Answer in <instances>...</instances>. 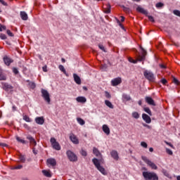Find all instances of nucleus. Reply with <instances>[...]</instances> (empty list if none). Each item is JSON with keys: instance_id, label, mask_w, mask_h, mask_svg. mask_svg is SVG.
Segmentation results:
<instances>
[{"instance_id": "1", "label": "nucleus", "mask_w": 180, "mask_h": 180, "mask_svg": "<svg viewBox=\"0 0 180 180\" xmlns=\"http://www.w3.org/2000/svg\"><path fill=\"white\" fill-rule=\"evenodd\" d=\"M93 154H94V155H96V157L98 158V159L94 158L92 160V162L95 165L96 168H97V169L100 172H101L103 175H108V172H106L105 168L101 166V164H103V158H102V153H101V152L99 151V150H98V148L94 147L93 148Z\"/></svg>"}, {"instance_id": "2", "label": "nucleus", "mask_w": 180, "mask_h": 180, "mask_svg": "<svg viewBox=\"0 0 180 180\" xmlns=\"http://www.w3.org/2000/svg\"><path fill=\"white\" fill-rule=\"evenodd\" d=\"M142 175L145 180H158V175L154 172H143Z\"/></svg>"}, {"instance_id": "3", "label": "nucleus", "mask_w": 180, "mask_h": 180, "mask_svg": "<svg viewBox=\"0 0 180 180\" xmlns=\"http://www.w3.org/2000/svg\"><path fill=\"white\" fill-rule=\"evenodd\" d=\"M41 96L44 98V101L48 103V105H50L51 102V99L50 98V94L49 91L46 89H41Z\"/></svg>"}, {"instance_id": "4", "label": "nucleus", "mask_w": 180, "mask_h": 180, "mask_svg": "<svg viewBox=\"0 0 180 180\" xmlns=\"http://www.w3.org/2000/svg\"><path fill=\"white\" fill-rule=\"evenodd\" d=\"M140 49L141 52V54L139 53L137 55V61H144V60H146V56H147V51H146L141 46H140Z\"/></svg>"}, {"instance_id": "5", "label": "nucleus", "mask_w": 180, "mask_h": 180, "mask_svg": "<svg viewBox=\"0 0 180 180\" xmlns=\"http://www.w3.org/2000/svg\"><path fill=\"white\" fill-rule=\"evenodd\" d=\"M66 155H67L68 160L70 161H71L72 162H75L78 161V157H77V155H75V153H74L71 150H68L66 152Z\"/></svg>"}, {"instance_id": "6", "label": "nucleus", "mask_w": 180, "mask_h": 180, "mask_svg": "<svg viewBox=\"0 0 180 180\" xmlns=\"http://www.w3.org/2000/svg\"><path fill=\"white\" fill-rule=\"evenodd\" d=\"M142 160L143 161H144V162H146V164H147L149 167H150V168H152V169H158V167L155 164H154V162H151L150 160H148V158H147V157L146 156H142Z\"/></svg>"}, {"instance_id": "7", "label": "nucleus", "mask_w": 180, "mask_h": 180, "mask_svg": "<svg viewBox=\"0 0 180 180\" xmlns=\"http://www.w3.org/2000/svg\"><path fill=\"white\" fill-rule=\"evenodd\" d=\"M50 141L54 150H56L57 151H60V150H61V146H60V143L57 142V140H56L55 138H51Z\"/></svg>"}, {"instance_id": "8", "label": "nucleus", "mask_w": 180, "mask_h": 180, "mask_svg": "<svg viewBox=\"0 0 180 180\" xmlns=\"http://www.w3.org/2000/svg\"><path fill=\"white\" fill-rule=\"evenodd\" d=\"M143 75L145 77V78H146V79H148V81H154V74H153V72L146 70L143 72Z\"/></svg>"}, {"instance_id": "9", "label": "nucleus", "mask_w": 180, "mask_h": 180, "mask_svg": "<svg viewBox=\"0 0 180 180\" xmlns=\"http://www.w3.org/2000/svg\"><path fill=\"white\" fill-rule=\"evenodd\" d=\"M48 167H56L57 165V160L54 158H49L46 160Z\"/></svg>"}, {"instance_id": "10", "label": "nucleus", "mask_w": 180, "mask_h": 180, "mask_svg": "<svg viewBox=\"0 0 180 180\" xmlns=\"http://www.w3.org/2000/svg\"><path fill=\"white\" fill-rule=\"evenodd\" d=\"M2 89H4V91H6V92H8V91H11V89H13V86H12V85L6 83V82H2Z\"/></svg>"}, {"instance_id": "11", "label": "nucleus", "mask_w": 180, "mask_h": 180, "mask_svg": "<svg viewBox=\"0 0 180 180\" xmlns=\"http://www.w3.org/2000/svg\"><path fill=\"white\" fill-rule=\"evenodd\" d=\"M70 141L73 143V144H79V141L75 134H71L70 135Z\"/></svg>"}, {"instance_id": "12", "label": "nucleus", "mask_w": 180, "mask_h": 180, "mask_svg": "<svg viewBox=\"0 0 180 180\" xmlns=\"http://www.w3.org/2000/svg\"><path fill=\"white\" fill-rule=\"evenodd\" d=\"M112 86H117L119 84H122V78L117 77L111 81Z\"/></svg>"}, {"instance_id": "13", "label": "nucleus", "mask_w": 180, "mask_h": 180, "mask_svg": "<svg viewBox=\"0 0 180 180\" xmlns=\"http://www.w3.org/2000/svg\"><path fill=\"white\" fill-rule=\"evenodd\" d=\"M145 101L146 103L148 105H151L152 106H155V102H154V100L151 97L146 96L145 98Z\"/></svg>"}, {"instance_id": "14", "label": "nucleus", "mask_w": 180, "mask_h": 180, "mask_svg": "<svg viewBox=\"0 0 180 180\" xmlns=\"http://www.w3.org/2000/svg\"><path fill=\"white\" fill-rule=\"evenodd\" d=\"M142 119L146 122V123H151V117L146 113L142 114Z\"/></svg>"}, {"instance_id": "15", "label": "nucleus", "mask_w": 180, "mask_h": 180, "mask_svg": "<svg viewBox=\"0 0 180 180\" xmlns=\"http://www.w3.org/2000/svg\"><path fill=\"white\" fill-rule=\"evenodd\" d=\"M110 155L114 160H115V161L119 160V153H117V151L112 150L110 152Z\"/></svg>"}, {"instance_id": "16", "label": "nucleus", "mask_w": 180, "mask_h": 180, "mask_svg": "<svg viewBox=\"0 0 180 180\" xmlns=\"http://www.w3.org/2000/svg\"><path fill=\"white\" fill-rule=\"evenodd\" d=\"M4 62L6 65H11V63H13V60L6 56L4 57Z\"/></svg>"}, {"instance_id": "17", "label": "nucleus", "mask_w": 180, "mask_h": 180, "mask_svg": "<svg viewBox=\"0 0 180 180\" xmlns=\"http://www.w3.org/2000/svg\"><path fill=\"white\" fill-rule=\"evenodd\" d=\"M73 78H74L75 82H76V84H77V85H81V77H79V76H78V75L74 73Z\"/></svg>"}, {"instance_id": "18", "label": "nucleus", "mask_w": 180, "mask_h": 180, "mask_svg": "<svg viewBox=\"0 0 180 180\" xmlns=\"http://www.w3.org/2000/svg\"><path fill=\"white\" fill-rule=\"evenodd\" d=\"M35 122L37 124H44V117H37L35 118Z\"/></svg>"}, {"instance_id": "19", "label": "nucleus", "mask_w": 180, "mask_h": 180, "mask_svg": "<svg viewBox=\"0 0 180 180\" xmlns=\"http://www.w3.org/2000/svg\"><path fill=\"white\" fill-rule=\"evenodd\" d=\"M103 131H104V133L107 134V136H109V134H110V129H109V127H108L107 124L103 125Z\"/></svg>"}, {"instance_id": "20", "label": "nucleus", "mask_w": 180, "mask_h": 180, "mask_svg": "<svg viewBox=\"0 0 180 180\" xmlns=\"http://www.w3.org/2000/svg\"><path fill=\"white\" fill-rule=\"evenodd\" d=\"M27 140H30V144H32V146H36L37 145L36 140H34L32 136L29 135L28 136H27Z\"/></svg>"}, {"instance_id": "21", "label": "nucleus", "mask_w": 180, "mask_h": 180, "mask_svg": "<svg viewBox=\"0 0 180 180\" xmlns=\"http://www.w3.org/2000/svg\"><path fill=\"white\" fill-rule=\"evenodd\" d=\"M20 15L22 20H27V19H29V17L27 16V13H26V12L25 11H20Z\"/></svg>"}, {"instance_id": "22", "label": "nucleus", "mask_w": 180, "mask_h": 180, "mask_svg": "<svg viewBox=\"0 0 180 180\" xmlns=\"http://www.w3.org/2000/svg\"><path fill=\"white\" fill-rule=\"evenodd\" d=\"M110 4H108L103 6L104 13H110Z\"/></svg>"}, {"instance_id": "23", "label": "nucleus", "mask_w": 180, "mask_h": 180, "mask_svg": "<svg viewBox=\"0 0 180 180\" xmlns=\"http://www.w3.org/2000/svg\"><path fill=\"white\" fill-rule=\"evenodd\" d=\"M77 102H78L79 103H85V102H86V98L84 97V96H78L76 98Z\"/></svg>"}, {"instance_id": "24", "label": "nucleus", "mask_w": 180, "mask_h": 180, "mask_svg": "<svg viewBox=\"0 0 180 180\" xmlns=\"http://www.w3.org/2000/svg\"><path fill=\"white\" fill-rule=\"evenodd\" d=\"M0 81H6V75L4 74V70L0 68Z\"/></svg>"}, {"instance_id": "25", "label": "nucleus", "mask_w": 180, "mask_h": 180, "mask_svg": "<svg viewBox=\"0 0 180 180\" xmlns=\"http://www.w3.org/2000/svg\"><path fill=\"white\" fill-rule=\"evenodd\" d=\"M42 174L47 178H51V172L50 170H42Z\"/></svg>"}, {"instance_id": "26", "label": "nucleus", "mask_w": 180, "mask_h": 180, "mask_svg": "<svg viewBox=\"0 0 180 180\" xmlns=\"http://www.w3.org/2000/svg\"><path fill=\"white\" fill-rule=\"evenodd\" d=\"M136 11L138 12H140V13H143V15H147V13H148L147 11H146L144 8H143L140 6L137 7Z\"/></svg>"}, {"instance_id": "27", "label": "nucleus", "mask_w": 180, "mask_h": 180, "mask_svg": "<svg viewBox=\"0 0 180 180\" xmlns=\"http://www.w3.org/2000/svg\"><path fill=\"white\" fill-rule=\"evenodd\" d=\"M122 101L127 102L129 101H131V97H130L129 95L127 94H123L122 95Z\"/></svg>"}, {"instance_id": "28", "label": "nucleus", "mask_w": 180, "mask_h": 180, "mask_svg": "<svg viewBox=\"0 0 180 180\" xmlns=\"http://www.w3.org/2000/svg\"><path fill=\"white\" fill-rule=\"evenodd\" d=\"M58 68L62 71V72H63V74H65V75H66V77H68V74L67 73V71H65V68L63 65H60Z\"/></svg>"}, {"instance_id": "29", "label": "nucleus", "mask_w": 180, "mask_h": 180, "mask_svg": "<svg viewBox=\"0 0 180 180\" xmlns=\"http://www.w3.org/2000/svg\"><path fill=\"white\" fill-rule=\"evenodd\" d=\"M105 104L106 105V106L110 108V109H113L114 108L113 104H112V103L108 100L105 101Z\"/></svg>"}, {"instance_id": "30", "label": "nucleus", "mask_w": 180, "mask_h": 180, "mask_svg": "<svg viewBox=\"0 0 180 180\" xmlns=\"http://www.w3.org/2000/svg\"><path fill=\"white\" fill-rule=\"evenodd\" d=\"M143 110H144V112L148 113V115H149V116H153V112H151V110H150V108L148 107L143 108Z\"/></svg>"}, {"instance_id": "31", "label": "nucleus", "mask_w": 180, "mask_h": 180, "mask_svg": "<svg viewBox=\"0 0 180 180\" xmlns=\"http://www.w3.org/2000/svg\"><path fill=\"white\" fill-rule=\"evenodd\" d=\"M18 158L20 162H26V158L25 157V155L20 154L18 155Z\"/></svg>"}, {"instance_id": "32", "label": "nucleus", "mask_w": 180, "mask_h": 180, "mask_svg": "<svg viewBox=\"0 0 180 180\" xmlns=\"http://www.w3.org/2000/svg\"><path fill=\"white\" fill-rule=\"evenodd\" d=\"M162 172L165 175V176H167V178H169L170 175H169V172H168V171L165 170V169H162Z\"/></svg>"}, {"instance_id": "33", "label": "nucleus", "mask_w": 180, "mask_h": 180, "mask_svg": "<svg viewBox=\"0 0 180 180\" xmlns=\"http://www.w3.org/2000/svg\"><path fill=\"white\" fill-rule=\"evenodd\" d=\"M77 120L79 124H81V126H84V124H85V121L84 120H82V118H77Z\"/></svg>"}, {"instance_id": "34", "label": "nucleus", "mask_w": 180, "mask_h": 180, "mask_svg": "<svg viewBox=\"0 0 180 180\" xmlns=\"http://www.w3.org/2000/svg\"><path fill=\"white\" fill-rule=\"evenodd\" d=\"M22 119L23 120H25V122H27L28 123H30V122H32V120L27 115H23Z\"/></svg>"}, {"instance_id": "35", "label": "nucleus", "mask_w": 180, "mask_h": 180, "mask_svg": "<svg viewBox=\"0 0 180 180\" xmlns=\"http://www.w3.org/2000/svg\"><path fill=\"white\" fill-rule=\"evenodd\" d=\"M132 117H134V119H139V117H140V115L137 112H132Z\"/></svg>"}, {"instance_id": "36", "label": "nucleus", "mask_w": 180, "mask_h": 180, "mask_svg": "<svg viewBox=\"0 0 180 180\" xmlns=\"http://www.w3.org/2000/svg\"><path fill=\"white\" fill-rule=\"evenodd\" d=\"M29 86L31 89H34V88H36V84L33 82H29Z\"/></svg>"}, {"instance_id": "37", "label": "nucleus", "mask_w": 180, "mask_h": 180, "mask_svg": "<svg viewBox=\"0 0 180 180\" xmlns=\"http://www.w3.org/2000/svg\"><path fill=\"white\" fill-rule=\"evenodd\" d=\"M80 154L83 156V157H86V155H88V153H86V150L82 149L80 151Z\"/></svg>"}, {"instance_id": "38", "label": "nucleus", "mask_w": 180, "mask_h": 180, "mask_svg": "<svg viewBox=\"0 0 180 180\" xmlns=\"http://www.w3.org/2000/svg\"><path fill=\"white\" fill-rule=\"evenodd\" d=\"M124 12L125 13H130V8L128 7H125L124 6H122Z\"/></svg>"}, {"instance_id": "39", "label": "nucleus", "mask_w": 180, "mask_h": 180, "mask_svg": "<svg viewBox=\"0 0 180 180\" xmlns=\"http://www.w3.org/2000/svg\"><path fill=\"white\" fill-rule=\"evenodd\" d=\"M98 48L100 50H102V51H104V53H106V49H105V46H103V45L99 44Z\"/></svg>"}, {"instance_id": "40", "label": "nucleus", "mask_w": 180, "mask_h": 180, "mask_svg": "<svg viewBox=\"0 0 180 180\" xmlns=\"http://www.w3.org/2000/svg\"><path fill=\"white\" fill-rule=\"evenodd\" d=\"M174 84H175L176 85H180V81L178 80L176 78L174 77L173 78V81Z\"/></svg>"}, {"instance_id": "41", "label": "nucleus", "mask_w": 180, "mask_h": 180, "mask_svg": "<svg viewBox=\"0 0 180 180\" xmlns=\"http://www.w3.org/2000/svg\"><path fill=\"white\" fill-rule=\"evenodd\" d=\"M23 168V166L21 165H19L18 166H15L12 168V169H22Z\"/></svg>"}, {"instance_id": "42", "label": "nucleus", "mask_w": 180, "mask_h": 180, "mask_svg": "<svg viewBox=\"0 0 180 180\" xmlns=\"http://www.w3.org/2000/svg\"><path fill=\"white\" fill-rule=\"evenodd\" d=\"M16 140L18 141H19L20 143H22V144H26V141L23 140V139H20V138L17 137Z\"/></svg>"}, {"instance_id": "43", "label": "nucleus", "mask_w": 180, "mask_h": 180, "mask_svg": "<svg viewBox=\"0 0 180 180\" xmlns=\"http://www.w3.org/2000/svg\"><path fill=\"white\" fill-rule=\"evenodd\" d=\"M173 13H174V15H176V16H179V18H180V11H178V10H174V11H173Z\"/></svg>"}, {"instance_id": "44", "label": "nucleus", "mask_w": 180, "mask_h": 180, "mask_svg": "<svg viewBox=\"0 0 180 180\" xmlns=\"http://www.w3.org/2000/svg\"><path fill=\"white\" fill-rule=\"evenodd\" d=\"M141 147H143V148H147V147H148L147 143H146L144 141L141 143Z\"/></svg>"}, {"instance_id": "45", "label": "nucleus", "mask_w": 180, "mask_h": 180, "mask_svg": "<svg viewBox=\"0 0 180 180\" xmlns=\"http://www.w3.org/2000/svg\"><path fill=\"white\" fill-rule=\"evenodd\" d=\"M166 153L169 154V155H172V154H174V153H172V150L169 148H166Z\"/></svg>"}, {"instance_id": "46", "label": "nucleus", "mask_w": 180, "mask_h": 180, "mask_svg": "<svg viewBox=\"0 0 180 180\" xmlns=\"http://www.w3.org/2000/svg\"><path fill=\"white\" fill-rule=\"evenodd\" d=\"M105 98H108V99H110V98H112V96H110V94H109V92L105 91Z\"/></svg>"}, {"instance_id": "47", "label": "nucleus", "mask_w": 180, "mask_h": 180, "mask_svg": "<svg viewBox=\"0 0 180 180\" xmlns=\"http://www.w3.org/2000/svg\"><path fill=\"white\" fill-rule=\"evenodd\" d=\"M162 6H164V4L161 2L156 4V8H162Z\"/></svg>"}, {"instance_id": "48", "label": "nucleus", "mask_w": 180, "mask_h": 180, "mask_svg": "<svg viewBox=\"0 0 180 180\" xmlns=\"http://www.w3.org/2000/svg\"><path fill=\"white\" fill-rule=\"evenodd\" d=\"M0 37L2 40H6V35L5 34H1Z\"/></svg>"}, {"instance_id": "49", "label": "nucleus", "mask_w": 180, "mask_h": 180, "mask_svg": "<svg viewBox=\"0 0 180 180\" xmlns=\"http://www.w3.org/2000/svg\"><path fill=\"white\" fill-rule=\"evenodd\" d=\"M2 29L3 30H6V27L0 24V32H2Z\"/></svg>"}, {"instance_id": "50", "label": "nucleus", "mask_w": 180, "mask_h": 180, "mask_svg": "<svg viewBox=\"0 0 180 180\" xmlns=\"http://www.w3.org/2000/svg\"><path fill=\"white\" fill-rule=\"evenodd\" d=\"M7 34H8L10 37H13V33H12L9 30H7Z\"/></svg>"}, {"instance_id": "51", "label": "nucleus", "mask_w": 180, "mask_h": 180, "mask_svg": "<svg viewBox=\"0 0 180 180\" xmlns=\"http://www.w3.org/2000/svg\"><path fill=\"white\" fill-rule=\"evenodd\" d=\"M148 19L150 22H155V20H154V17L153 16H151V15H148Z\"/></svg>"}, {"instance_id": "52", "label": "nucleus", "mask_w": 180, "mask_h": 180, "mask_svg": "<svg viewBox=\"0 0 180 180\" xmlns=\"http://www.w3.org/2000/svg\"><path fill=\"white\" fill-rule=\"evenodd\" d=\"M129 63H133L134 64H136L137 63V60H134L133 58H129Z\"/></svg>"}, {"instance_id": "53", "label": "nucleus", "mask_w": 180, "mask_h": 180, "mask_svg": "<svg viewBox=\"0 0 180 180\" xmlns=\"http://www.w3.org/2000/svg\"><path fill=\"white\" fill-rule=\"evenodd\" d=\"M1 4L4 5V6H8V3L5 2L4 0H0Z\"/></svg>"}, {"instance_id": "54", "label": "nucleus", "mask_w": 180, "mask_h": 180, "mask_svg": "<svg viewBox=\"0 0 180 180\" xmlns=\"http://www.w3.org/2000/svg\"><path fill=\"white\" fill-rule=\"evenodd\" d=\"M13 72H14V74H18L19 71L18 70V69L16 68H14L13 69Z\"/></svg>"}, {"instance_id": "55", "label": "nucleus", "mask_w": 180, "mask_h": 180, "mask_svg": "<svg viewBox=\"0 0 180 180\" xmlns=\"http://www.w3.org/2000/svg\"><path fill=\"white\" fill-rule=\"evenodd\" d=\"M165 143H166L167 146H169V147H171L172 148H174V145L172 144L171 143H169V142L165 141Z\"/></svg>"}, {"instance_id": "56", "label": "nucleus", "mask_w": 180, "mask_h": 180, "mask_svg": "<svg viewBox=\"0 0 180 180\" xmlns=\"http://www.w3.org/2000/svg\"><path fill=\"white\" fill-rule=\"evenodd\" d=\"M0 146L1 147H8V144L4 143H0Z\"/></svg>"}, {"instance_id": "57", "label": "nucleus", "mask_w": 180, "mask_h": 180, "mask_svg": "<svg viewBox=\"0 0 180 180\" xmlns=\"http://www.w3.org/2000/svg\"><path fill=\"white\" fill-rule=\"evenodd\" d=\"M161 82H162V84H163V85H165L167 84V81L165 79H162L161 80Z\"/></svg>"}, {"instance_id": "58", "label": "nucleus", "mask_w": 180, "mask_h": 180, "mask_svg": "<svg viewBox=\"0 0 180 180\" xmlns=\"http://www.w3.org/2000/svg\"><path fill=\"white\" fill-rule=\"evenodd\" d=\"M143 125L144 127H147V129H151V127L147 124H143Z\"/></svg>"}, {"instance_id": "59", "label": "nucleus", "mask_w": 180, "mask_h": 180, "mask_svg": "<svg viewBox=\"0 0 180 180\" xmlns=\"http://www.w3.org/2000/svg\"><path fill=\"white\" fill-rule=\"evenodd\" d=\"M42 70H43V71H44V72H47V66H44V67L42 68Z\"/></svg>"}, {"instance_id": "60", "label": "nucleus", "mask_w": 180, "mask_h": 180, "mask_svg": "<svg viewBox=\"0 0 180 180\" xmlns=\"http://www.w3.org/2000/svg\"><path fill=\"white\" fill-rule=\"evenodd\" d=\"M160 68H162L163 70H165L167 68V66L165 65H160Z\"/></svg>"}, {"instance_id": "61", "label": "nucleus", "mask_w": 180, "mask_h": 180, "mask_svg": "<svg viewBox=\"0 0 180 180\" xmlns=\"http://www.w3.org/2000/svg\"><path fill=\"white\" fill-rule=\"evenodd\" d=\"M149 151H150V153H153V151H154V149H153V148H149Z\"/></svg>"}, {"instance_id": "62", "label": "nucleus", "mask_w": 180, "mask_h": 180, "mask_svg": "<svg viewBox=\"0 0 180 180\" xmlns=\"http://www.w3.org/2000/svg\"><path fill=\"white\" fill-rule=\"evenodd\" d=\"M139 106H141L142 105V102H141V100H139V101L138 102Z\"/></svg>"}, {"instance_id": "63", "label": "nucleus", "mask_w": 180, "mask_h": 180, "mask_svg": "<svg viewBox=\"0 0 180 180\" xmlns=\"http://www.w3.org/2000/svg\"><path fill=\"white\" fill-rule=\"evenodd\" d=\"M121 22H124V18L123 16H121Z\"/></svg>"}, {"instance_id": "64", "label": "nucleus", "mask_w": 180, "mask_h": 180, "mask_svg": "<svg viewBox=\"0 0 180 180\" xmlns=\"http://www.w3.org/2000/svg\"><path fill=\"white\" fill-rule=\"evenodd\" d=\"M176 179H177V180H180V176H176Z\"/></svg>"}]
</instances>
